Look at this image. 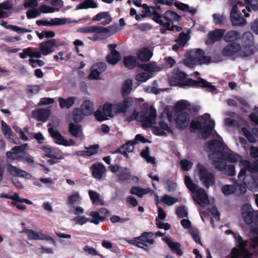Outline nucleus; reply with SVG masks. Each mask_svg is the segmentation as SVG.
<instances>
[{"mask_svg": "<svg viewBox=\"0 0 258 258\" xmlns=\"http://www.w3.org/2000/svg\"><path fill=\"white\" fill-rule=\"evenodd\" d=\"M73 220L75 221L76 224L80 225H83L88 222H90V218L84 216H77Z\"/></svg>", "mask_w": 258, "mask_h": 258, "instance_id": "nucleus-61", "label": "nucleus"}, {"mask_svg": "<svg viewBox=\"0 0 258 258\" xmlns=\"http://www.w3.org/2000/svg\"><path fill=\"white\" fill-rule=\"evenodd\" d=\"M25 203L27 204L32 205V202L27 199L21 198L17 195V209L20 210H24L26 209V206L21 203Z\"/></svg>", "mask_w": 258, "mask_h": 258, "instance_id": "nucleus-58", "label": "nucleus"}, {"mask_svg": "<svg viewBox=\"0 0 258 258\" xmlns=\"http://www.w3.org/2000/svg\"><path fill=\"white\" fill-rule=\"evenodd\" d=\"M81 110L83 111L84 115L92 114L94 111L93 103L88 100L84 101L82 104Z\"/></svg>", "mask_w": 258, "mask_h": 258, "instance_id": "nucleus-35", "label": "nucleus"}, {"mask_svg": "<svg viewBox=\"0 0 258 258\" xmlns=\"http://www.w3.org/2000/svg\"><path fill=\"white\" fill-rule=\"evenodd\" d=\"M153 20L157 23L162 26L163 29L161 31L163 33V30H169L173 27L174 22L179 21L181 17L176 13L172 11H167L163 15H160L157 13H153Z\"/></svg>", "mask_w": 258, "mask_h": 258, "instance_id": "nucleus-5", "label": "nucleus"}, {"mask_svg": "<svg viewBox=\"0 0 258 258\" xmlns=\"http://www.w3.org/2000/svg\"><path fill=\"white\" fill-rule=\"evenodd\" d=\"M123 62L125 66L130 69L140 65L139 59L136 56H133L124 57Z\"/></svg>", "mask_w": 258, "mask_h": 258, "instance_id": "nucleus-38", "label": "nucleus"}, {"mask_svg": "<svg viewBox=\"0 0 258 258\" xmlns=\"http://www.w3.org/2000/svg\"><path fill=\"white\" fill-rule=\"evenodd\" d=\"M172 79L171 80V84L174 86H177L180 88L187 89L191 87L200 86L204 88H207L210 91L213 92L216 90V88L210 82H207L204 79L199 78V80L195 81L186 78V74L182 72H178L176 73Z\"/></svg>", "mask_w": 258, "mask_h": 258, "instance_id": "nucleus-3", "label": "nucleus"}, {"mask_svg": "<svg viewBox=\"0 0 258 258\" xmlns=\"http://www.w3.org/2000/svg\"><path fill=\"white\" fill-rule=\"evenodd\" d=\"M41 51H38L34 48L28 47L23 50L22 53H20V56L22 58H25L27 56L31 57L40 58L41 57Z\"/></svg>", "mask_w": 258, "mask_h": 258, "instance_id": "nucleus-26", "label": "nucleus"}, {"mask_svg": "<svg viewBox=\"0 0 258 258\" xmlns=\"http://www.w3.org/2000/svg\"><path fill=\"white\" fill-rule=\"evenodd\" d=\"M91 169L93 177L98 179H100L102 177V175L106 170L104 166L101 163L93 164L91 167Z\"/></svg>", "mask_w": 258, "mask_h": 258, "instance_id": "nucleus-27", "label": "nucleus"}, {"mask_svg": "<svg viewBox=\"0 0 258 258\" xmlns=\"http://www.w3.org/2000/svg\"><path fill=\"white\" fill-rule=\"evenodd\" d=\"M211 62V57L206 56L200 49H192L188 52L184 63L189 68H194L197 64H208Z\"/></svg>", "mask_w": 258, "mask_h": 258, "instance_id": "nucleus-8", "label": "nucleus"}, {"mask_svg": "<svg viewBox=\"0 0 258 258\" xmlns=\"http://www.w3.org/2000/svg\"><path fill=\"white\" fill-rule=\"evenodd\" d=\"M240 34L236 31H230L224 35V40L228 42L236 41L240 38Z\"/></svg>", "mask_w": 258, "mask_h": 258, "instance_id": "nucleus-43", "label": "nucleus"}, {"mask_svg": "<svg viewBox=\"0 0 258 258\" xmlns=\"http://www.w3.org/2000/svg\"><path fill=\"white\" fill-rule=\"evenodd\" d=\"M88 193L93 204L95 205H103V201L100 199L99 194L92 190H89Z\"/></svg>", "mask_w": 258, "mask_h": 258, "instance_id": "nucleus-44", "label": "nucleus"}, {"mask_svg": "<svg viewBox=\"0 0 258 258\" xmlns=\"http://www.w3.org/2000/svg\"><path fill=\"white\" fill-rule=\"evenodd\" d=\"M120 58V54L118 51L110 52L106 57L107 61L111 64H116Z\"/></svg>", "mask_w": 258, "mask_h": 258, "instance_id": "nucleus-47", "label": "nucleus"}, {"mask_svg": "<svg viewBox=\"0 0 258 258\" xmlns=\"http://www.w3.org/2000/svg\"><path fill=\"white\" fill-rule=\"evenodd\" d=\"M98 4L94 0H84L82 3L79 4L76 8V10L81 9H87L89 8H97Z\"/></svg>", "mask_w": 258, "mask_h": 258, "instance_id": "nucleus-36", "label": "nucleus"}, {"mask_svg": "<svg viewBox=\"0 0 258 258\" xmlns=\"http://www.w3.org/2000/svg\"><path fill=\"white\" fill-rule=\"evenodd\" d=\"M69 131L73 136L79 138L81 140L83 139L84 135L80 125L71 123L70 124Z\"/></svg>", "mask_w": 258, "mask_h": 258, "instance_id": "nucleus-32", "label": "nucleus"}, {"mask_svg": "<svg viewBox=\"0 0 258 258\" xmlns=\"http://www.w3.org/2000/svg\"><path fill=\"white\" fill-rule=\"evenodd\" d=\"M137 103V99L128 97L125 98L122 101L115 102L112 104L114 114L125 113L132 106H134Z\"/></svg>", "mask_w": 258, "mask_h": 258, "instance_id": "nucleus-15", "label": "nucleus"}, {"mask_svg": "<svg viewBox=\"0 0 258 258\" xmlns=\"http://www.w3.org/2000/svg\"><path fill=\"white\" fill-rule=\"evenodd\" d=\"M50 111L46 109H37L33 112V116L38 120L45 121L50 115Z\"/></svg>", "mask_w": 258, "mask_h": 258, "instance_id": "nucleus-28", "label": "nucleus"}, {"mask_svg": "<svg viewBox=\"0 0 258 258\" xmlns=\"http://www.w3.org/2000/svg\"><path fill=\"white\" fill-rule=\"evenodd\" d=\"M1 125L2 132L5 137L7 139H9L11 142L16 144L15 140L12 138L14 137V134L10 126L7 125V124L3 120H2L1 121Z\"/></svg>", "mask_w": 258, "mask_h": 258, "instance_id": "nucleus-30", "label": "nucleus"}, {"mask_svg": "<svg viewBox=\"0 0 258 258\" xmlns=\"http://www.w3.org/2000/svg\"><path fill=\"white\" fill-rule=\"evenodd\" d=\"M131 173L127 168H122L120 170L118 174L119 179L121 180H124L129 178Z\"/></svg>", "mask_w": 258, "mask_h": 258, "instance_id": "nucleus-64", "label": "nucleus"}, {"mask_svg": "<svg viewBox=\"0 0 258 258\" xmlns=\"http://www.w3.org/2000/svg\"><path fill=\"white\" fill-rule=\"evenodd\" d=\"M133 82L131 80H126L122 85V94L123 96L128 95L132 91Z\"/></svg>", "mask_w": 258, "mask_h": 258, "instance_id": "nucleus-48", "label": "nucleus"}, {"mask_svg": "<svg viewBox=\"0 0 258 258\" xmlns=\"http://www.w3.org/2000/svg\"><path fill=\"white\" fill-rule=\"evenodd\" d=\"M162 240L168 244L173 252L179 255L182 254V251L180 248V245L179 243L173 242L170 238L167 237H163Z\"/></svg>", "mask_w": 258, "mask_h": 258, "instance_id": "nucleus-31", "label": "nucleus"}, {"mask_svg": "<svg viewBox=\"0 0 258 258\" xmlns=\"http://www.w3.org/2000/svg\"><path fill=\"white\" fill-rule=\"evenodd\" d=\"M137 55L141 61H147L151 58L153 54L149 49L144 48L138 51Z\"/></svg>", "mask_w": 258, "mask_h": 258, "instance_id": "nucleus-37", "label": "nucleus"}, {"mask_svg": "<svg viewBox=\"0 0 258 258\" xmlns=\"http://www.w3.org/2000/svg\"><path fill=\"white\" fill-rule=\"evenodd\" d=\"M184 182L187 188L195 194L192 198L196 203L203 207H205L209 204L210 201L205 190L202 188H198L189 176L185 175Z\"/></svg>", "mask_w": 258, "mask_h": 258, "instance_id": "nucleus-7", "label": "nucleus"}, {"mask_svg": "<svg viewBox=\"0 0 258 258\" xmlns=\"http://www.w3.org/2000/svg\"><path fill=\"white\" fill-rule=\"evenodd\" d=\"M24 231L26 233L27 236L30 239L45 240L50 241L52 243H55V242L54 239L51 237L42 232H35L34 231L31 229H26Z\"/></svg>", "mask_w": 258, "mask_h": 258, "instance_id": "nucleus-23", "label": "nucleus"}, {"mask_svg": "<svg viewBox=\"0 0 258 258\" xmlns=\"http://www.w3.org/2000/svg\"><path fill=\"white\" fill-rule=\"evenodd\" d=\"M243 5L242 2L237 1L233 6L230 13V20L233 26H244L247 24L246 21L241 16L240 9Z\"/></svg>", "mask_w": 258, "mask_h": 258, "instance_id": "nucleus-12", "label": "nucleus"}, {"mask_svg": "<svg viewBox=\"0 0 258 258\" xmlns=\"http://www.w3.org/2000/svg\"><path fill=\"white\" fill-rule=\"evenodd\" d=\"M17 161L28 164L34 163L33 158L30 155L26 153L17 155Z\"/></svg>", "mask_w": 258, "mask_h": 258, "instance_id": "nucleus-46", "label": "nucleus"}, {"mask_svg": "<svg viewBox=\"0 0 258 258\" xmlns=\"http://www.w3.org/2000/svg\"><path fill=\"white\" fill-rule=\"evenodd\" d=\"M135 145V142L133 141L128 142L122 146L121 148L119 150V152L120 154L128 157L127 153H130L134 151Z\"/></svg>", "mask_w": 258, "mask_h": 258, "instance_id": "nucleus-41", "label": "nucleus"}, {"mask_svg": "<svg viewBox=\"0 0 258 258\" xmlns=\"http://www.w3.org/2000/svg\"><path fill=\"white\" fill-rule=\"evenodd\" d=\"M95 116L99 121H104L108 118H112L115 114L113 111L112 104L106 103L103 105L100 106L95 112Z\"/></svg>", "mask_w": 258, "mask_h": 258, "instance_id": "nucleus-14", "label": "nucleus"}, {"mask_svg": "<svg viewBox=\"0 0 258 258\" xmlns=\"http://www.w3.org/2000/svg\"><path fill=\"white\" fill-rule=\"evenodd\" d=\"M27 12V17L28 19H32L39 16L41 14V12L38 9H35V8H31Z\"/></svg>", "mask_w": 258, "mask_h": 258, "instance_id": "nucleus-60", "label": "nucleus"}, {"mask_svg": "<svg viewBox=\"0 0 258 258\" xmlns=\"http://www.w3.org/2000/svg\"><path fill=\"white\" fill-rule=\"evenodd\" d=\"M176 214L179 218H187L188 212L186 208L185 207L180 206L177 208L176 210Z\"/></svg>", "mask_w": 258, "mask_h": 258, "instance_id": "nucleus-62", "label": "nucleus"}, {"mask_svg": "<svg viewBox=\"0 0 258 258\" xmlns=\"http://www.w3.org/2000/svg\"><path fill=\"white\" fill-rule=\"evenodd\" d=\"M62 44V42L58 40L53 39L40 43L39 50L42 55H47L52 52L56 47Z\"/></svg>", "mask_w": 258, "mask_h": 258, "instance_id": "nucleus-18", "label": "nucleus"}, {"mask_svg": "<svg viewBox=\"0 0 258 258\" xmlns=\"http://www.w3.org/2000/svg\"><path fill=\"white\" fill-rule=\"evenodd\" d=\"M153 236L152 232H144L140 236L135 238L134 243L138 247L148 251L149 249L148 244H152L154 242Z\"/></svg>", "mask_w": 258, "mask_h": 258, "instance_id": "nucleus-17", "label": "nucleus"}, {"mask_svg": "<svg viewBox=\"0 0 258 258\" xmlns=\"http://www.w3.org/2000/svg\"><path fill=\"white\" fill-rule=\"evenodd\" d=\"M189 107L190 104L186 100H179L175 104L176 109L180 111L189 109Z\"/></svg>", "mask_w": 258, "mask_h": 258, "instance_id": "nucleus-51", "label": "nucleus"}, {"mask_svg": "<svg viewBox=\"0 0 258 258\" xmlns=\"http://www.w3.org/2000/svg\"><path fill=\"white\" fill-rule=\"evenodd\" d=\"M240 45L237 43H232L228 45L223 49L222 53L225 56H231L237 54L239 56V50Z\"/></svg>", "mask_w": 258, "mask_h": 258, "instance_id": "nucleus-25", "label": "nucleus"}, {"mask_svg": "<svg viewBox=\"0 0 258 258\" xmlns=\"http://www.w3.org/2000/svg\"><path fill=\"white\" fill-rule=\"evenodd\" d=\"M130 192L140 198H142L144 195L148 194H149L151 196L155 194L154 191L150 188H143L138 186H133L131 188Z\"/></svg>", "mask_w": 258, "mask_h": 258, "instance_id": "nucleus-29", "label": "nucleus"}, {"mask_svg": "<svg viewBox=\"0 0 258 258\" xmlns=\"http://www.w3.org/2000/svg\"><path fill=\"white\" fill-rule=\"evenodd\" d=\"M225 233L227 235L232 234L237 245L240 248L239 249L236 248L232 249L231 258H249L250 254L244 248L246 246L247 241L244 240L241 236L237 235L231 230H227Z\"/></svg>", "mask_w": 258, "mask_h": 258, "instance_id": "nucleus-11", "label": "nucleus"}, {"mask_svg": "<svg viewBox=\"0 0 258 258\" xmlns=\"http://www.w3.org/2000/svg\"><path fill=\"white\" fill-rule=\"evenodd\" d=\"M174 5L179 9L182 11H187L192 15L197 13V10L193 8L190 7L188 5L180 3H175Z\"/></svg>", "mask_w": 258, "mask_h": 258, "instance_id": "nucleus-49", "label": "nucleus"}, {"mask_svg": "<svg viewBox=\"0 0 258 258\" xmlns=\"http://www.w3.org/2000/svg\"><path fill=\"white\" fill-rule=\"evenodd\" d=\"M48 132L53 139L55 143L64 146H72L76 145V142L72 139L66 140L57 130L50 127Z\"/></svg>", "mask_w": 258, "mask_h": 258, "instance_id": "nucleus-20", "label": "nucleus"}, {"mask_svg": "<svg viewBox=\"0 0 258 258\" xmlns=\"http://www.w3.org/2000/svg\"><path fill=\"white\" fill-rule=\"evenodd\" d=\"M135 119L142 122L144 127H154V133L158 136H166L167 134H172L173 132L170 126L164 122L163 118L167 117L169 121H171V116L168 109H165L163 114L160 116L161 120H159L158 124H156L155 120L157 116L155 108L151 105L143 111L140 112H135L133 114Z\"/></svg>", "mask_w": 258, "mask_h": 258, "instance_id": "nucleus-2", "label": "nucleus"}, {"mask_svg": "<svg viewBox=\"0 0 258 258\" xmlns=\"http://www.w3.org/2000/svg\"><path fill=\"white\" fill-rule=\"evenodd\" d=\"M197 169L200 178L206 187H209L214 184L215 177L212 173L208 172L205 167L200 164L197 165Z\"/></svg>", "mask_w": 258, "mask_h": 258, "instance_id": "nucleus-16", "label": "nucleus"}, {"mask_svg": "<svg viewBox=\"0 0 258 258\" xmlns=\"http://www.w3.org/2000/svg\"><path fill=\"white\" fill-rule=\"evenodd\" d=\"M242 46H240L239 56L242 57H248L253 55L257 51L254 45L253 35L249 32L243 34L241 38Z\"/></svg>", "mask_w": 258, "mask_h": 258, "instance_id": "nucleus-10", "label": "nucleus"}, {"mask_svg": "<svg viewBox=\"0 0 258 258\" xmlns=\"http://www.w3.org/2000/svg\"><path fill=\"white\" fill-rule=\"evenodd\" d=\"M106 69V65L105 63L100 62L94 65L91 69L90 74L89 76L90 79H97L101 73Z\"/></svg>", "mask_w": 258, "mask_h": 258, "instance_id": "nucleus-24", "label": "nucleus"}, {"mask_svg": "<svg viewBox=\"0 0 258 258\" xmlns=\"http://www.w3.org/2000/svg\"><path fill=\"white\" fill-rule=\"evenodd\" d=\"M189 37L187 34L181 32L178 38L176 40V42L178 45L181 47H183L187 41L189 40Z\"/></svg>", "mask_w": 258, "mask_h": 258, "instance_id": "nucleus-55", "label": "nucleus"}, {"mask_svg": "<svg viewBox=\"0 0 258 258\" xmlns=\"http://www.w3.org/2000/svg\"><path fill=\"white\" fill-rule=\"evenodd\" d=\"M141 155L148 163L155 164V158L150 156V150L148 147H147L145 150H144L141 152Z\"/></svg>", "mask_w": 258, "mask_h": 258, "instance_id": "nucleus-54", "label": "nucleus"}, {"mask_svg": "<svg viewBox=\"0 0 258 258\" xmlns=\"http://www.w3.org/2000/svg\"><path fill=\"white\" fill-rule=\"evenodd\" d=\"M244 2L248 12L258 10V0H244Z\"/></svg>", "mask_w": 258, "mask_h": 258, "instance_id": "nucleus-50", "label": "nucleus"}, {"mask_svg": "<svg viewBox=\"0 0 258 258\" xmlns=\"http://www.w3.org/2000/svg\"><path fill=\"white\" fill-rule=\"evenodd\" d=\"M93 219H90V222L95 225H98L100 222H103L105 220V216L101 215L99 212L92 211L88 214Z\"/></svg>", "mask_w": 258, "mask_h": 258, "instance_id": "nucleus-40", "label": "nucleus"}, {"mask_svg": "<svg viewBox=\"0 0 258 258\" xmlns=\"http://www.w3.org/2000/svg\"><path fill=\"white\" fill-rule=\"evenodd\" d=\"M212 163L218 170L221 171L225 170L226 173L229 176H233L236 174L235 166L233 165L226 166L225 162H223L222 159H213Z\"/></svg>", "mask_w": 258, "mask_h": 258, "instance_id": "nucleus-22", "label": "nucleus"}, {"mask_svg": "<svg viewBox=\"0 0 258 258\" xmlns=\"http://www.w3.org/2000/svg\"><path fill=\"white\" fill-rule=\"evenodd\" d=\"M76 98L75 97H69L67 99H64L61 97L58 98L59 106L61 108H69L75 103Z\"/></svg>", "mask_w": 258, "mask_h": 258, "instance_id": "nucleus-39", "label": "nucleus"}, {"mask_svg": "<svg viewBox=\"0 0 258 258\" xmlns=\"http://www.w3.org/2000/svg\"><path fill=\"white\" fill-rule=\"evenodd\" d=\"M215 125V121L211 118V115L208 113H205L192 120L190 124L192 128L199 130L201 137L204 139L209 137Z\"/></svg>", "mask_w": 258, "mask_h": 258, "instance_id": "nucleus-4", "label": "nucleus"}, {"mask_svg": "<svg viewBox=\"0 0 258 258\" xmlns=\"http://www.w3.org/2000/svg\"><path fill=\"white\" fill-rule=\"evenodd\" d=\"M225 32L224 29H216L215 31L209 33L208 35L209 40L211 43H214L219 40L223 36Z\"/></svg>", "mask_w": 258, "mask_h": 258, "instance_id": "nucleus-33", "label": "nucleus"}, {"mask_svg": "<svg viewBox=\"0 0 258 258\" xmlns=\"http://www.w3.org/2000/svg\"><path fill=\"white\" fill-rule=\"evenodd\" d=\"M85 115L83 111L81 109L76 108L73 112V119L75 122H79L83 119Z\"/></svg>", "mask_w": 258, "mask_h": 258, "instance_id": "nucleus-56", "label": "nucleus"}, {"mask_svg": "<svg viewBox=\"0 0 258 258\" xmlns=\"http://www.w3.org/2000/svg\"><path fill=\"white\" fill-rule=\"evenodd\" d=\"M79 31L84 33H93L92 36L88 38L92 41H99L104 39L113 34L111 33V28L100 26H89L81 28Z\"/></svg>", "mask_w": 258, "mask_h": 258, "instance_id": "nucleus-9", "label": "nucleus"}, {"mask_svg": "<svg viewBox=\"0 0 258 258\" xmlns=\"http://www.w3.org/2000/svg\"><path fill=\"white\" fill-rule=\"evenodd\" d=\"M242 216L246 224L252 223L257 224L258 223V211H254L252 207L245 204L241 208Z\"/></svg>", "mask_w": 258, "mask_h": 258, "instance_id": "nucleus-13", "label": "nucleus"}, {"mask_svg": "<svg viewBox=\"0 0 258 258\" xmlns=\"http://www.w3.org/2000/svg\"><path fill=\"white\" fill-rule=\"evenodd\" d=\"M157 82V81H155L153 82V86H149L146 88V91L148 92L149 93H152L155 94H158L159 93L160 91H166L168 90V88H165V89H158L156 87Z\"/></svg>", "mask_w": 258, "mask_h": 258, "instance_id": "nucleus-59", "label": "nucleus"}, {"mask_svg": "<svg viewBox=\"0 0 258 258\" xmlns=\"http://www.w3.org/2000/svg\"><path fill=\"white\" fill-rule=\"evenodd\" d=\"M153 77L151 73L143 72L138 74L136 76V80L140 82H145Z\"/></svg>", "mask_w": 258, "mask_h": 258, "instance_id": "nucleus-53", "label": "nucleus"}, {"mask_svg": "<svg viewBox=\"0 0 258 258\" xmlns=\"http://www.w3.org/2000/svg\"><path fill=\"white\" fill-rule=\"evenodd\" d=\"M98 147L99 146L97 145L86 147V150L79 151L77 153V154L81 156H92L97 153Z\"/></svg>", "mask_w": 258, "mask_h": 258, "instance_id": "nucleus-42", "label": "nucleus"}, {"mask_svg": "<svg viewBox=\"0 0 258 258\" xmlns=\"http://www.w3.org/2000/svg\"><path fill=\"white\" fill-rule=\"evenodd\" d=\"M217 139L211 141L208 144L209 150L214 152L209 155L211 160L222 159L223 162L226 160L230 163H236L239 162L243 166L238 174L239 180L241 179L247 181V178L251 179L252 183L255 181L248 175V173H254L257 171V163H251L247 160H244L239 155L235 153L230 150L223 141L222 138L217 135Z\"/></svg>", "mask_w": 258, "mask_h": 258, "instance_id": "nucleus-1", "label": "nucleus"}, {"mask_svg": "<svg viewBox=\"0 0 258 258\" xmlns=\"http://www.w3.org/2000/svg\"><path fill=\"white\" fill-rule=\"evenodd\" d=\"M175 121L178 128L184 129L189 124L190 115L188 113L184 111H177L176 112Z\"/></svg>", "mask_w": 258, "mask_h": 258, "instance_id": "nucleus-21", "label": "nucleus"}, {"mask_svg": "<svg viewBox=\"0 0 258 258\" xmlns=\"http://www.w3.org/2000/svg\"><path fill=\"white\" fill-rule=\"evenodd\" d=\"M254 181H255L254 180ZM251 179L247 178V181L243 179L240 180L238 179L234 185H224L222 187L221 190L225 196H229L234 193L237 195H240L244 194L246 191V188L252 189L255 182L252 183Z\"/></svg>", "mask_w": 258, "mask_h": 258, "instance_id": "nucleus-6", "label": "nucleus"}, {"mask_svg": "<svg viewBox=\"0 0 258 258\" xmlns=\"http://www.w3.org/2000/svg\"><path fill=\"white\" fill-rule=\"evenodd\" d=\"M161 202L167 205L171 206L177 202L178 200L177 198L165 195L161 198Z\"/></svg>", "mask_w": 258, "mask_h": 258, "instance_id": "nucleus-57", "label": "nucleus"}, {"mask_svg": "<svg viewBox=\"0 0 258 258\" xmlns=\"http://www.w3.org/2000/svg\"><path fill=\"white\" fill-rule=\"evenodd\" d=\"M102 19H105L104 22H102V24L104 25L109 24L111 19L107 12H101L94 17L92 20L94 21H99Z\"/></svg>", "mask_w": 258, "mask_h": 258, "instance_id": "nucleus-45", "label": "nucleus"}, {"mask_svg": "<svg viewBox=\"0 0 258 258\" xmlns=\"http://www.w3.org/2000/svg\"><path fill=\"white\" fill-rule=\"evenodd\" d=\"M76 22H78V21L75 20L71 21L68 18H54L53 19H51L50 20H38L36 21V23L38 26H54L62 25L66 24H70Z\"/></svg>", "mask_w": 258, "mask_h": 258, "instance_id": "nucleus-19", "label": "nucleus"}, {"mask_svg": "<svg viewBox=\"0 0 258 258\" xmlns=\"http://www.w3.org/2000/svg\"><path fill=\"white\" fill-rule=\"evenodd\" d=\"M81 200V196L78 192H75L70 196L68 198V204L73 206L75 204L78 203Z\"/></svg>", "mask_w": 258, "mask_h": 258, "instance_id": "nucleus-52", "label": "nucleus"}, {"mask_svg": "<svg viewBox=\"0 0 258 258\" xmlns=\"http://www.w3.org/2000/svg\"><path fill=\"white\" fill-rule=\"evenodd\" d=\"M212 17L216 25L223 24L226 20L225 17L220 14H214Z\"/></svg>", "mask_w": 258, "mask_h": 258, "instance_id": "nucleus-63", "label": "nucleus"}, {"mask_svg": "<svg viewBox=\"0 0 258 258\" xmlns=\"http://www.w3.org/2000/svg\"><path fill=\"white\" fill-rule=\"evenodd\" d=\"M138 67L143 69L147 73L158 72L161 70V68L158 66L155 62L148 63L146 64H141Z\"/></svg>", "mask_w": 258, "mask_h": 258, "instance_id": "nucleus-34", "label": "nucleus"}]
</instances>
